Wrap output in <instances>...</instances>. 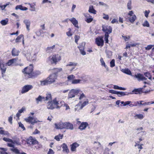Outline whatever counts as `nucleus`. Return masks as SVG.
Wrapping results in <instances>:
<instances>
[{"instance_id": "f8f14e48", "label": "nucleus", "mask_w": 154, "mask_h": 154, "mask_svg": "<svg viewBox=\"0 0 154 154\" xmlns=\"http://www.w3.org/2000/svg\"><path fill=\"white\" fill-rule=\"evenodd\" d=\"M102 30L105 32V34L107 33L109 35L112 32V29L110 26L103 25L102 26Z\"/></svg>"}, {"instance_id": "680f3d73", "label": "nucleus", "mask_w": 154, "mask_h": 154, "mask_svg": "<svg viewBox=\"0 0 154 154\" xmlns=\"http://www.w3.org/2000/svg\"><path fill=\"white\" fill-rule=\"evenodd\" d=\"M117 91H116L113 90H110L109 91V92L112 94H117Z\"/></svg>"}, {"instance_id": "9b49d317", "label": "nucleus", "mask_w": 154, "mask_h": 154, "mask_svg": "<svg viewBox=\"0 0 154 154\" xmlns=\"http://www.w3.org/2000/svg\"><path fill=\"white\" fill-rule=\"evenodd\" d=\"M33 88L32 85H26L23 86L21 91V93L23 94L28 92Z\"/></svg>"}, {"instance_id": "9d476101", "label": "nucleus", "mask_w": 154, "mask_h": 154, "mask_svg": "<svg viewBox=\"0 0 154 154\" xmlns=\"http://www.w3.org/2000/svg\"><path fill=\"white\" fill-rule=\"evenodd\" d=\"M95 44L98 46L101 47L104 45V41L102 36H99L96 38L95 41Z\"/></svg>"}, {"instance_id": "774afa93", "label": "nucleus", "mask_w": 154, "mask_h": 154, "mask_svg": "<svg viewBox=\"0 0 154 154\" xmlns=\"http://www.w3.org/2000/svg\"><path fill=\"white\" fill-rule=\"evenodd\" d=\"M111 23L112 24L114 23H118V20L115 18L113 19L111 21Z\"/></svg>"}, {"instance_id": "f3484780", "label": "nucleus", "mask_w": 154, "mask_h": 154, "mask_svg": "<svg viewBox=\"0 0 154 154\" xmlns=\"http://www.w3.org/2000/svg\"><path fill=\"white\" fill-rule=\"evenodd\" d=\"M79 146V144L76 142L72 143L70 145L71 150L72 152L75 151L76 148Z\"/></svg>"}, {"instance_id": "0e129e2a", "label": "nucleus", "mask_w": 154, "mask_h": 154, "mask_svg": "<svg viewBox=\"0 0 154 154\" xmlns=\"http://www.w3.org/2000/svg\"><path fill=\"white\" fill-rule=\"evenodd\" d=\"M153 46V45H149L147 46L145 48V49L146 50H149L151 49L152 47Z\"/></svg>"}, {"instance_id": "8fccbe9b", "label": "nucleus", "mask_w": 154, "mask_h": 154, "mask_svg": "<svg viewBox=\"0 0 154 154\" xmlns=\"http://www.w3.org/2000/svg\"><path fill=\"white\" fill-rule=\"evenodd\" d=\"M88 103V101L87 100L84 101L83 103L81 104V108H82L84 106Z\"/></svg>"}, {"instance_id": "0eeeda50", "label": "nucleus", "mask_w": 154, "mask_h": 154, "mask_svg": "<svg viewBox=\"0 0 154 154\" xmlns=\"http://www.w3.org/2000/svg\"><path fill=\"white\" fill-rule=\"evenodd\" d=\"M23 55L26 57L28 60L31 61L35 60V57L37 56L38 53L37 52L34 54V55L35 56L34 58L31 56L30 50H24L23 52Z\"/></svg>"}, {"instance_id": "6e6d98bb", "label": "nucleus", "mask_w": 154, "mask_h": 154, "mask_svg": "<svg viewBox=\"0 0 154 154\" xmlns=\"http://www.w3.org/2000/svg\"><path fill=\"white\" fill-rule=\"evenodd\" d=\"M77 63H74L72 62H70L69 63L66 65L67 66H75L77 65Z\"/></svg>"}, {"instance_id": "c756f323", "label": "nucleus", "mask_w": 154, "mask_h": 154, "mask_svg": "<svg viewBox=\"0 0 154 154\" xmlns=\"http://www.w3.org/2000/svg\"><path fill=\"white\" fill-rule=\"evenodd\" d=\"M24 23H25L26 28L28 30H29V27L30 26V23L29 20H25L24 21Z\"/></svg>"}, {"instance_id": "f03ea898", "label": "nucleus", "mask_w": 154, "mask_h": 154, "mask_svg": "<svg viewBox=\"0 0 154 154\" xmlns=\"http://www.w3.org/2000/svg\"><path fill=\"white\" fill-rule=\"evenodd\" d=\"M57 76L54 74H51L45 80L40 81L41 85L44 86L50 85L56 82Z\"/></svg>"}, {"instance_id": "6ab92c4d", "label": "nucleus", "mask_w": 154, "mask_h": 154, "mask_svg": "<svg viewBox=\"0 0 154 154\" xmlns=\"http://www.w3.org/2000/svg\"><path fill=\"white\" fill-rule=\"evenodd\" d=\"M88 125V124L86 122H83L80 125L79 127V128L81 130L85 129V128Z\"/></svg>"}, {"instance_id": "4be33fe9", "label": "nucleus", "mask_w": 154, "mask_h": 154, "mask_svg": "<svg viewBox=\"0 0 154 154\" xmlns=\"http://www.w3.org/2000/svg\"><path fill=\"white\" fill-rule=\"evenodd\" d=\"M16 10L20 9L21 10L26 11L28 9L27 8L25 7H23L21 5H17L15 7Z\"/></svg>"}, {"instance_id": "58836bf2", "label": "nucleus", "mask_w": 154, "mask_h": 154, "mask_svg": "<svg viewBox=\"0 0 154 154\" xmlns=\"http://www.w3.org/2000/svg\"><path fill=\"white\" fill-rule=\"evenodd\" d=\"M8 18H6L5 20H2L1 21L0 23L3 26L5 25L8 24Z\"/></svg>"}, {"instance_id": "09e8293b", "label": "nucleus", "mask_w": 154, "mask_h": 154, "mask_svg": "<svg viewBox=\"0 0 154 154\" xmlns=\"http://www.w3.org/2000/svg\"><path fill=\"white\" fill-rule=\"evenodd\" d=\"M68 30H69V31L68 32H66V35L68 36H69V37L71 36L72 35V34L71 32L72 29L71 28H69L68 29Z\"/></svg>"}, {"instance_id": "a211bd4d", "label": "nucleus", "mask_w": 154, "mask_h": 154, "mask_svg": "<svg viewBox=\"0 0 154 154\" xmlns=\"http://www.w3.org/2000/svg\"><path fill=\"white\" fill-rule=\"evenodd\" d=\"M6 69L7 68L5 67V64L0 61V69L2 75H4L5 73Z\"/></svg>"}, {"instance_id": "c85d7f7f", "label": "nucleus", "mask_w": 154, "mask_h": 154, "mask_svg": "<svg viewBox=\"0 0 154 154\" xmlns=\"http://www.w3.org/2000/svg\"><path fill=\"white\" fill-rule=\"evenodd\" d=\"M62 147L63 151H65L66 152H68L69 151L67 145L65 143H63L62 145Z\"/></svg>"}, {"instance_id": "aec40b11", "label": "nucleus", "mask_w": 154, "mask_h": 154, "mask_svg": "<svg viewBox=\"0 0 154 154\" xmlns=\"http://www.w3.org/2000/svg\"><path fill=\"white\" fill-rule=\"evenodd\" d=\"M55 128L57 129H64V123L59 122L58 123H55Z\"/></svg>"}, {"instance_id": "412c9836", "label": "nucleus", "mask_w": 154, "mask_h": 154, "mask_svg": "<svg viewBox=\"0 0 154 154\" xmlns=\"http://www.w3.org/2000/svg\"><path fill=\"white\" fill-rule=\"evenodd\" d=\"M73 128V124L69 122L64 123V129L72 130Z\"/></svg>"}, {"instance_id": "864d4df0", "label": "nucleus", "mask_w": 154, "mask_h": 154, "mask_svg": "<svg viewBox=\"0 0 154 154\" xmlns=\"http://www.w3.org/2000/svg\"><path fill=\"white\" fill-rule=\"evenodd\" d=\"M131 0H129L127 4V7L128 9L131 10Z\"/></svg>"}, {"instance_id": "39448f33", "label": "nucleus", "mask_w": 154, "mask_h": 154, "mask_svg": "<svg viewBox=\"0 0 154 154\" xmlns=\"http://www.w3.org/2000/svg\"><path fill=\"white\" fill-rule=\"evenodd\" d=\"M27 144L29 145H36L35 147L36 149H38L42 147V145L35 138H33L31 136L30 137L26 140Z\"/></svg>"}, {"instance_id": "1a4fd4ad", "label": "nucleus", "mask_w": 154, "mask_h": 154, "mask_svg": "<svg viewBox=\"0 0 154 154\" xmlns=\"http://www.w3.org/2000/svg\"><path fill=\"white\" fill-rule=\"evenodd\" d=\"M25 120L26 122L31 124V125H33L35 123L40 122V121L37 120V119L31 116H29L25 119Z\"/></svg>"}, {"instance_id": "5701e85b", "label": "nucleus", "mask_w": 154, "mask_h": 154, "mask_svg": "<svg viewBox=\"0 0 154 154\" xmlns=\"http://www.w3.org/2000/svg\"><path fill=\"white\" fill-rule=\"evenodd\" d=\"M144 101L142 100L140 101H137L134 102L133 104H131L129 105L130 106H136L139 105H142L143 103L142 102H143Z\"/></svg>"}, {"instance_id": "f704fd0d", "label": "nucleus", "mask_w": 154, "mask_h": 154, "mask_svg": "<svg viewBox=\"0 0 154 154\" xmlns=\"http://www.w3.org/2000/svg\"><path fill=\"white\" fill-rule=\"evenodd\" d=\"M22 38V39L24 38V35L22 34H21L19 35L16 38L15 40V42L16 43L19 42H20V40Z\"/></svg>"}, {"instance_id": "c9c22d12", "label": "nucleus", "mask_w": 154, "mask_h": 154, "mask_svg": "<svg viewBox=\"0 0 154 154\" xmlns=\"http://www.w3.org/2000/svg\"><path fill=\"white\" fill-rule=\"evenodd\" d=\"M75 78V76L73 75H69L67 77L68 81H69L72 82Z\"/></svg>"}, {"instance_id": "393cba45", "label": "nucleus", "mask_w": 154, "mask_h": 154, "mask_svg": "<svg viewBox=\"0 0 154 154\" xmlns=\"http://www.w3.org/2000/svg\"><path fill=\"white\" fill-rule=\"evenodd\" d=\"M144 117V116L143 114H139L135 115L134 116L135 119H138L140 120L142 119Z\"/></svg>"}, {"instance_id": "603ef678", "label": "nucleus", "mask_w": 154, "mask_h": 154, "mask_svg": "<svg viewBox=\"0 0 154 154\" xmlns=\"http://www.w3.org/2000/svg\"><path fill=\"white\" fill-rule=\"evenodd\" d=\"M75 39V42L77 44H78V42L80 38V36H79L75 35L74 37Z\"/></svg>"}, {"instance_id": "338daca9", "label": "nucleus", "mask_w": 154, "mask_h": 154, "mask_svg": "<svg viewBox=\"0 0 154 154\" xmlns=\"http://www.w3.org/2000/svg\"><path fill=\"white\" fill-rule=\"evenodd\" d=\"M54 152L52 149H50L49 150L47 154H54Z\"/></svg>"}, {"instance_id": "e2e57ef3", "label": "nucleus", "mask_w": 154, "mask_h": 154, "mask_svg": "<svg viewBox=\"0 0 154 154\" xmlns=\"http://www.w3.org/2000/svg\"><path fill=\"white\" fill-rule=\"evenodd\" d=\"M122 37L123 38L125 41H126L129 39L130 38V37L129 36H124L123 35H122Z\"/></svg>"}, {"instance_id": "7c9ffc66", "label": "nucleus", "mask_w": 154, "mask_h": 154, "mask_svg": "<svg viewBox=\"0 0 154 154\" xmlns=\"http://www.w3.org/2000/svg\"><path fill=\"white\" fill-rule=\"evenodd\" d=\"M122 71L124 73L129 75H131V71L129 69L126 68L123 69L122 70Z\"/></svg>"}, {"instance_id": "f257e3e1", "label": "nucleus", "mask_w": 154, "mask_h": 154, "mask_svg": "<svg viewBox=\"0 0 154 154\" xmlns=\"http://www.w3.org/2000/svg\"><path fill=\"white\" fill-rule=\"evenodd\" d=\"M24 78L27 80L29 79H34L41 74L38 70L34 71V67L32 64H30L22 70Z\"/></svg>"}, {"instance_id": "052dcab7", "label": "nucleus", "mask_w": 154, "mask_h": 154, "mask_svg": "<svg viewBox=\"0 0 154 154\" xmlns=\"http://www.w3.org/2000/svg\"><path fill=\"white\" fill-rule=\"evenodd\" d=\"M78 48L80 51L85 49V46H83L82 44L80 45L78 47Z\"/></svg>"}, {"instance_id": "79ce46f5", "label": "nucleus", "mask_w": 154, "mask_h": 154, "mask_svg": "<svg viewBox=\"0 0 154 154\" xmlns=\"http://www.w3.org/2000/svg\"><path fill=\"white\" fill-rule=\"evenodd\" d=\"M81 80L80 79H74L72 82V83L73 84H76L80 83Z\"/></svg>"}, {"instance_id": "de8ad7c7", "label": "nucleus", "mask_w": 154, "mask_h": 154, "mask_svg": "<svg viewBox=\"0 0 154 154\" xmlns=\"http://www.w3.org/2000/svg\"><path fill=\"white\" fill-rule=\"evenodd\" d=\"M93 20V18L91 16V17H90L89 18H87V19H85V21L88 23L91 22Z\"/></svg>"}, {"instance_id": "473e14b6", "label": "nucleus", "mask_w": 154, "mask_h": 154, "mask_svg": "<svg viewBox=\"0 0 154 154\" xmlns=\"http://www.w3.org/2000/svg\"><path fill=\"white\" fill-rule=\"evenodd\" d=\"M88 11L90 13H93L94 14H96V11L93 8V6H90L88 10Z\"/></svg>"}, {"instance_id": "2eb2a0df", "label": "nucleus", "mask_w": 154, "mask_h": 154, "mask_svg": "<svg viewBox=\"0 0 154 154\" xmlns=\"http://www.w3.org/2000/svg\"><path fill=\"white\" fill-rule=\"evenodd\" d=\"M134 77L137 78L139 81L145 80L147 79L143 74L140 73H138L137 74H135Z\"/></svg>"}, {"instance_id": "69168bd1", "label": "nucleus", "mask_w": 154, "mask_h": 154, "mask_svg": "<svg viewBox=\"0 0 154 154\" xmlns=\"http://www.w3.org/2000/svg\"><path fill=\"white\" fill-rule=\"evenodd\" d=\"M103 15L104 16L103 17V18L106 20H108L109 19V16L108 15L105 14H103Z\"/></svg>"}, {"instance_id": "a18cd8bd", "label": "nucleus", "mask_w": 154, "mask_h": 154, "mask_svg": "<svg viewBox=\"0 0 154 154\" xmlns=\"http://www.w3.org/2000/svg\"><path fill=\"white\" fill-rule=\"evenodd\" d=\"M60 103H62V104L61 105L62 106L63 105V103H64V106L65 107V109L66 110H68V109H69V106L68 105V104L66 103H65L63 102V101H61L60 102Z\"/></svg>"}, {"instance_id": "6e6552de", "label": "nucleus", "mask_w": 154, "mask_h": 154, "mask_svg": "<svg viewBox=\"0 0 154 154\" xmlns=\"http://www.w3.org/2000/svg\"><path fill=\"white\" fill-rule=\"evenodd\" d=\"M80 92H82L80 89H72L68 93V98H70L74 97L75 95L79 93Z\"/></svg>"}, {"instance_id": "bb28decb", "label": "nucleus", "mask_w": 154, "mask_h": 154, "mask_svg": "<svg viewBox=\"0 0 154 154\" xmlns=\"http://www.w3.org/2000/svg\"><path fill=\"white\" fill-rule=\"evenodd\" d=\"M52 100V96L51 94L47 93L46 94V96L45 97V101H50Z\"/></svg>"}, {"instance_id": "4468645a", "label": "nucleus", "mask_w": 154, "mask_h": 154, "mask_svg": "<svg viewBox=\"0 0 154 154\" xmlns=\"http://www.w3.org/2000/svg\"><path fill=\"white\" fill-rule=\"evenodd\" d=\"M51 70L53 72L52 74H54L55 75L57 76V78L58 74L62 72L63 69L61 68H54L52 69Z\"/></svg>"}, {"instance_id": "a878e982", "label": "nucleus", "mask_w": 154, "mask_h": 154, "mask_svg": "<svg viewBox=\"0 0 154 154\" xmlns=\"http://www.w3.org/2000/svg\"><path fill=\"white\" fill-rule=\"evenodd\" d=\"M17 59L16 58H13L10 59L8 61L6 64L7 66H10Z\"/></svg>"}, {"instance_id": "c03bdc74", "label": "nucleus", "mask_w": 154, "mask_h": 154, "mask_svg": "<svg viewBox=\"0 0 154 154\" xmlns=\"http://www.w3.org/2000/svg\"><path fill=\"white\" fill-rule=\"evenodd\" d=\"M10 150L16 154H18L20 153L19 151L18 150V149L16 148H15L14 147V148H11Z\"/></svg>"}, {"instance_id": "7ed1b4c3", "label": "nucleus", "mask_w": 154, "mask_h": 154, "mask_svg": "<svg viewBox=\"0 0 154 154\" xmlns=\"http://www.w3.org/2000/svg\"><path fill=\"white\" fill-rule=\"evenodd\" d=\"M61 56L58 54L52 55L48 57L47 61V62L50 63L51 64L56 65L61 60Z\"/></svg>"}, {"instance_id": "72a5a7b5", "label": "nucleus", "mask_w": 154, "mask_h": 154, "mask_svg": "<svg viewBox=\"0 0 154 154\" xmlns=\"http://www.w3.org/2000/svg\"><path fill=\"white\" fill-rule=\"evenodd\" d=\"M63 137V135L61 134H59L58 135L55 136L54 139L57 141H59L60 139H62Z\"/></svg>"}, {"instance_id": "cd10ccee", "label": "nucleus", "mask_w": 154, "mask_h": 154, "mask_svg": "<svg viewBox=\"0 0 154 154\" xmlns=\"http://www.w3.org/2000/svg\"><path fill=\"white\" fill-rule=\"evenodd\" d=\"M36 100L37 103H38L39 102H42V101H45V97L39 95L37 98H36Z\"/></svg>"}, {"instance_id": "b1692460", "label": "nucleus", "mask_w": 154, "mask_h": 154, "mask_svg": "<svg viewBox=\"0 0 154 154\" xmlns=\"http://www.w3.org/2000/svg\"><path fill=\"white\" fill-rule=\"evenodd\" d=\"M55 45H54L51 47H48L46 49V51L48 53H51L53 51V50L55 48Z\"/></svg>"}, {"instance_id": "37998d69", "label": "nucleus", "mask_w": 154, "mask_h": 154, "mask_svg": "<svg viewBox=\"0 0 154 154\" xmlns=\"http://www.w3.org/2000/svg\"><path fill=\"white\" fill-rule=\"evenodd\" d=\"M109 35L107 33L105 34L104 40L106 43H108L109 42L108 38Z\"/></svg>"}, {"instance_id": "a19ab883", "label": "nucleus", "mask_w": 154, "mask_h": 154, "mask_svg": "<svg viewBox=\"0 0 154 154\" xmlns=\"http://www.w3.org/2000/svg\"><path fill=\"white\" fill-rule=\"evenodd\" d=\"M144 75L146 77L148 78L150 80L152 79V75L151 74L148 72H146L144 73Z\"/></svg>"}, {"instance_id": "ea45409f", "label": "nucleus", "mask_w": 154, "mask_h": 154, "mask_svg": "<svg viewBox=\"0 0 154 154\" xmlns=\"http://www.w3.org/2000/svg\"><path fill=\"white\" fill-rule=\"evenodd\" d=\"M100 61L102 66H104L106 69H108V67L106 65L103 58L102 57L100 58Z\"/></svg>"}, {"instance_id": "bf43d9fd", "label": "nucleus", "mask_w": 154, "mask_h": 154, "mask_svg": "<svg viewBox=\"0 0 154 154\" xmlns=\"http://www.w3.org/2000/svg\"><path fill=\"white\" fill-rule=\"evenodd\" d=\"M19 126L23 129V130H25L26 129L24 126V125L20 122H19Z\"/></svg>"}, {"instance_id": "49530a36", "label": "nucleus", "mask_w": 154, "mask_h": 154, "mask_svg": "<svg viewBox=\"0 0 154 154\" xmlns=\"http://www.w3.org/2000/svg\"><path fill=\"white\" fill-rule=\"evenodd\" d=\"M3 140L6 142H10L12 143H14L13 140L9 138L4 137L3 138Z\"/></svg>"}, {"instance_id": "e433bc0d", "label": "nucleus", "mask_w": 154, "mask_h": 154, "mask_svg": "<svg viewBox=\"0 0 154 154\" xmlns=\"http://www.w3.org/2000/svg\"><path fill=\"white\" fill-rule=\"evenodd\" d=\"M117 94L119 97H122L128 95V94H126V92H125L117 91Z\"/></svg>"}, {"instance_id": "423d86ee", "label": "nucleus", "mask_w": 154, "mask_h": 154, "mask_svg": "<svg viewBox=\"0 0 154 154\" xmlns=\"http://www.w3.org/2000/svg\"><path fill=\"white\" fill-rule=\"evenodd\" d=\"M101 147V145L99 142H95L94 147L90 149H87V152L89 154H96L98 149Z\"/></svg>"}, {"instance_id": "4d7b16f0", "label": "nucleus", "mask_w": 154, "mask_h": 154, "mask_svg": "<svg viewBox=\"0 0 154 154\" xmlns=\"http://www.w3.org/2000/svg\"><path fill=\"white\" fill-rule=\"evenodd\" d=\"M8 134V133L7 131H5L2 130H0V134L7 135Z\"/></svg>"}, {"instance_id": "5fc2aeb1", "label": "nucleus", "mask_w": 154, "mask_h": 154, "mask_svg": "<svg viewBox=\"0 0 154 154\" xmlns=\"http://www.w3.org/2000/svg\"><path fill=\"white\" fill-rule=\"evenodd\" d=\"M143 26L149 27V24L148 21L147 20H146L144 22V23L143 24Z\"/></svg>"}, {"instance_id": "ddd939ff", "label": "nucleus", "mask_w": 154, "mask_h": 154, "mask_svg": "<svg viewBox=\"0 0 154 154\" xmlns=\"http://www.w3.org/2000/svg\"><path fill=\"white\" fill-rule=\"evenodd\" d=\"M149 91H144L143 90V88H139L134 89L132 91L133 94H140L143 92V93H148Z\"/></svg>"}, {"instance_id": "4c0bfd02", "label": "nucleus", "mask_w": 154, "mask_h": 154, "mask_svg": "<svg viewBox=\"0 0 154 154\" xmlns=\"http://www.w3.org/2000/svg\"><path fill=\"white\" fill-rule=\"evenodd\" d=\"M137 18L135 15H133L132 17L129 18V20L131 23H133Z\"/></svg>"}, {"instance_id": "2f4dec72", "label": "nucleus", "mask_w": 154, "mask_h": 154, "mask_svg": "<svg viewBox=\"0 0 154 154\" xmlns=\"http://www.w3.org/2000/svg\"><path fill=\"white\" fill-rule=\"evenodd\" d=\"M11 53L12 55L14 56H17L19 54L18 51L16 50L15 48H13Z\"/></svg>"}, {"instance_id": "13d9d810", "label": "nucleus", "mask_w": 154, "mask_h": 154, "mask_svg": "<svg viewBox=\"0 0 154 154\" xmlns=\"http://www.w3.org/2000/svg\"><path fill=\"white\" fill-rule=\"evenodd\" d=\"M154 103V101H151V102H145L143 103L142 105H149V104H152Z\"/></svg>"}, {"instance_id": "20e7f679", "label": "nucleus", "mask_w": 154, "mask_h": 154, "mask_svg": "<svg viewBox=\"0 0 154 154\" xmlns=\"http://www.w3.org/2000/svg\"><path fill=\"white\" fill-rule=\"evenodd\" d=\"M62 106L59 102L57 100V98H54L52 100L49 101L47 103V107L48 109H53L55 106L60 108Z\"/></svg>"}, {"instance_id": "dca6fc26", "label": "nucleus", "mask_w": 154, "mask_h": 154, "mask_svg": "<svg viewBox=\"0 0 154 154\" xmlns=\"http://www.w3.org/2000/svg\"><path fill=\"white\" fill-rule=\"evenodd\" d=\"M69 20L72 23L75 27L79 28L78 22L76 19L74 17H72L69 19Z\"/></svg>"}, {"instance_id": "3c124183", "label": "nucleus", "mask_w": 154, "mask_h": 154, "mask_svg": "<svg viewBox=\"0 0 154 154\" xmlns=\"http://www.w3.org/2000/svg\"><path fill=\"white\" fill-rule=\"evenodd\" d=\"M110 66L111 67H113L115 66V61L114 59H113L110 61Z\"/></svg>"}]
</instances>
